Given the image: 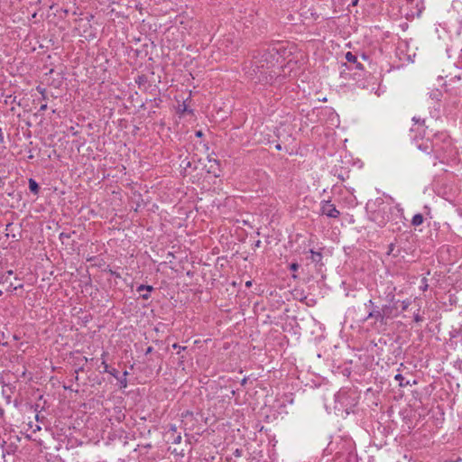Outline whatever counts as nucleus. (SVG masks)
I'll list each match as a JSON object with an SVG mask.
<instances>
[{
  "instance_id": "1",
  "label": "nucleus",
  "mask_w": 462,
  "mask_h": 462,
  "mask_svg": "<svg viewBox=\"0 0 462 462\" xmlns=\"http://www.w3.org/2000/svg\"><path fill=\"white\" fill-rule=\"evenodd\" d=\"M281 56L276 48H268L258 51L257 55H254L252 61V74L259 75L258 80L273 79V69L279 62Z\"/></svg>"
},
{
  "instance_id": "2",
  "label": "nucleus",
  "mask_w": 462,
  "mask_h": 462,
  "mask_svg": "<svg viewBox=\"0 0 462 462\" xmlns=\"http://www.w3.org/2000/svg\"><path fill=\"white\" fill-rule=\"evenodd\" d=\"M366 208L369 210V219L379 227H383L389 222L392 208L384 204L382 199H377L373 204L368 203Z\"/></svg>"
},
{
  "instance_id": "3",
  "label": "nucleus",
  "mask_w": 462,
  "mask_h": 462,
  "mask_svg": "<svg viewBox=\"0 0 462 462\" xmlns=\"http://www.w3.org/2000/svg\"><path fill=\"white\" fill-rule=\"evenodd\" d=\"M320 204V211L322 215L330 218H337L340 216L339 210L337 209L336 206L332 204L330 200H322Z\"/></svg>"
},
{
  "instance_id": "4",
  "label": "nucleus",
  "mask_w": 462,
  "mask_h": 462,
  "mask_svg": "<svg viewBox=\"0 0 462 462\" xmlns=\"http://www.w3.org/2000/svg\"><path fill=\"white\" fill-rule=\"evenodd\" d=\"M381 310L383 319V324H385L386 319L395 318L400 313L398 307L395 304H384L381 308Z\"/></svg>"
},
{
  "instance_id": "5",
  "label": "nucleus",
  "mask_w": 462,
  "mask_h": 462,
  "mask_svg": "<svg viewBox=\"0 0 462 462\" xmlns=\"http://www.w3.org/2000/svg\"><path fill=\"white\" fill-rule=\"evenodd\" d=\"M369 319H374L375 321H378L381 324H383V315H382V310H381V309L379 307L372 309L369 311V313L366 316V318L365 319V320H367Z\"/></svg>"
},
{
  "instance_id": "6",
  "label": "nucleus",
  "mask_w": 462,
  "mask_h": 462,
  "mask_svg": "<svg viewBox=\"0 0 462 462\" xmlns=\"http://www.w3.org/2000/svg\"><path fill=\"white\" fill-rule=\"evenodd\" d=\"M346 60H347V62L351 63L356 69L363 70L365 69L364 65L357 60L356 55L353 54L351 51H347L346 53Z\"/></svg>"
},
{
  "instance_id": "7",
  "label": "nucleus",
  "mask_w": 462,
  "mask_h": 462,
  "mask_svg": "<svg viewBox=\"0 0 462 462\" xmlns=\"http://www.w3.org/2000/svg\"><path fill=\"white\" fill-rule=\"evenodd\" d=\"M310 253L311 254L310 259L313 263L316 264H319L320 266L323 265L322 263V254L320 252H316L313 249L310 250Z\"/></svg>"
},
{
  "instance_id": "8",
  "label": "nucleus",
  "mask_w": 462,
  "mask_h": 462,
  "mask_svg": "<svg viewBox=\"0 0 462 462\" xmlns=\"http://www.w3.org/2000/svg\"><path fill=\"white\" fill-rule=\"evenodd\" d=\"M143 291H147V293L142 294V299L148 300L150 298V292L153 291V287L151 285L141 284L137 287V291L141 292Z\"/></svg>"
},
{
  "instance_id": "9",
  "label": "nucleus",
  "mask_w": 462,
  "mask_h": 462,
  "mask_svg": "<svg viewBox=\"0 0 462 462\" xmlns=\"http://www.w3.org/2000/svg\"><path fill=\"white\" fill-rule=\"evenodd\" d=\"M29 189L32 193L33 194H38L39 193V190H40V186L39 184L36 182V180H34L33 179L30 178L29 179Z\"/></svg>"
},
{
  "instance_id": "10",
  "label": "nucleus",
  "mask_w": 462,
  "mask_h": 462,
  "mask_svg": "<svg viewBox=\"0 0 462 462\" xmlns=\"http://www.w3.org/2000/svg\"><path fill=\"white\" fill-rule=\"evenodd\" d=\"M424 217L422 214H415L411 219V225L414 226H420L423 223Z\"/></svg>"
},
{
  "instance_id": "11",
  "label": "nucleus",
  "mask_w": 462,
  "mask_h": 462,
  "mask_svg": "<svg viewBox=\"0 0 462 462\" xmlns=\"http://www.w3.org/2000/svg\"><path fill=\"white\" fill-rule=\"evenodd\" d=\"M128 375V372L127 371H125L123 373V375L122 376H118L117 377V381L120 384V388H126L127 387V377Z\"/></svg>"
},
{
  "instance_id": "12",
  "label": "nucleus",
  "mask_w": 462,
  "mask_h": 462,
  "mask_svg": "<svg viewBox=\"0 0 462 462\" xmlns=\"http://www.w3.org/2000/svg\"><path fill=\"white\" fill-rule=\"evenodd\" d=\"M396 381L399 383L400 387H405L407 385H410V381H405L403 375L402 374H397L394 377Z\"/></svg>"
},
{
  "instance_id": "13",
  "label": "nucleus",
  "mask_w": 462,
  "mask_h": 462,
  "mask_svg": "<svg viewBox=\"0 0 462 462\" xmlns=\"http://www.w3.org/2000/svg\"><path fill=\"white\" fill-rule=\"evenodd\" d=\"M387 300L389 301L388 304H395L397 306V303L399 302L398 300H395V296L393 293H389L387 295Z\"/></svg>"
},
{
  "instance_id": "14",
  "label": "nucleus",
  "mask_w": 462,
  "mask_h": 462,
  "mask_svg": "<svg viewBox=\"0 0 462 462\" xmlns=\"http://www.w3.org/2000/svg\"><path fill=\"white\" fill-rule=\"evenodd\" d=\"M410 305H411V300H402L401 302L402 311L407 310V309L409 308Z\"/></svg>"
},
{
  "instance_id": "15",
  "label": "nucleus",
  "mask_w": 462,
  "mask_h": 462,
  "mask_svg": "<svg viewBox=\"0 0 462 462\" xmlns=\"http://www.w3.org/2000/svg\"><path fill=\"white\" fill-rule=\"evenodd\" d=\"M181 441V436L180 433L172 435V443L179 444Z\"/></svg>"
},
{
  "instance_id": "16",
  "label": "nucleus",
  "mask_w": 462,
  "mask_h": 462,
  "mask_svg": "<svg viewBox=\"0 0 462 462\" xmlns=\"http://www.w3.org/2000/svg\"><path fill=\"white\" fill-rule=\"evenodd\" d=\"M172 348L179 350L178 355H180V351H184L187 349V346H181L178 345L177 343H174L172 345Z\"/></svg>"
},
{
  "instance_id": "17",
  "label": "nucleus",
  "mask_w": 462,
  "mask_h": 462,
  "mask_svg": "<svg viewBox=\"0 0 462 462\" xmlns=\"http://www.w3.org/2000/svg\"><path fill=\"white\" fill-rule=\"evenodd\" d=\"M71 236V234L70 233H65V232H62L60 234V239L63 242L64 239H69L70 238Z\"/></svg>"
},
{
  "instance_id": "18",
  "label": "nucleus",
  "mask_w": 462,
  "mask_h": 462,
  "mask_svg": "<svg viewBox=\"0 0 462 462\" xmlns=\"http://www.w3.org/2000/svg\"><path fill=\"white\" fill-rule=\"evenodd\" d=\"M413 319L416 323L421 322L423 320V318L420 315L419 311L414 313Z\"/></svg>"
},
{
  "instance_id": "19",
  "label": "nucleus",
  "mask_w": 462,
  "mask_h": 462,
  "mask_svg": "<svg viewBox=\"0 0 462 462\" xmlns=\"http://www.w3.org/2000/svg\"><path fill=\"white\" fill-rule=\"evenodd\" d=\"M102 366L104 368L103 373H108L110 368L109 365L106 364V360H103Z\"/></svg>"
},
{
  "instance_id": "20",
  "label": "nucleus",
  "mask_w": 462,
  "mask_h": 462,
  "mask_svg": "<svg viewBox=\"0 0 462 462\" xmlns=\"http://www.w3.org/2000/svg\"><path fill=\"white\" fill-rule=\"evenodd\" d=\"M108 374H110L111 375H113L116 379L118 377V371L116 369H115V368H111L109 370Z\"/></svg>"
},
{
  "instance_id": "21",
  "label": "nucleus",
  "mask_w": 462,
  "mask_h": 462,
  "mask_svg": "<svg viewBox=\"0 0 462 462\" xmlns=\"http://www.w3.org/2000/svg\"><path fill=\"white\" fill-rule=\"evenodd\" d=\"M300 265L297 263H292L290 264V270L296 272L299 269Z\"/></svg>"
},
{
  "instance_id": "22",
  "label": "nucleus",
  "mask_w": 462,
  "mask_h": 462,
  "mask_svg": "<svg viewBox=\"0 0 462 462\" xmlns=\"http://www.w3.org/2000/svg\"><path fill=\"white\" fill-rule=\"evenodd\" d=\"M365 306L368 307L370 310L374 308H378V306L374 305V302L372 300H369Z\"/></svg>"
},
{
  "instance_id": "23",
  "label": "nucleus",
  "mask_w": 462,
  "mask_h": 462,
  "mask_svg": "<svg viewBox=\"0 0 462 462\" xmlns=\"http://www.w3.org/2000/svg\"><path fill=\"white\" fill-rule=\"evenodd\" d=\"M419 148H420V150H423L424 152H427L428 153L430 152L428 151L429 146H428L427 144H420V145H419Z\"/></svg>"
},
{
  "instance_id": "24",
  "label": "nucleus",
  "mask_w": 462,
  "mask_h": 462,
  "mask_svg": "<svg viewBox=\"0 0 462 462\" xmlns=\"http://www.w3.org/2000/svg\"><path fill=\"white\" fill-rule=\"evenodd\" d=\"M394 246H395V245L393 243L389 245V250H388L389 254L393 252Z\"/></svg>"
},
{
  "instance_id": "25",
  "label": "nucleus",
  "mask_w": 462,
  "mask_h": 462,
  "mask_svg": "<svg viewBox=\"0 0 462 462\" xmlns=\"http://www.w3.org/2000/svg\"><path fill=\"white\" fill-rule=\"evenodd\" d=\"M412 120L415 122V123H418V124H421V125H424V120H420V118H416V117H413Z\"/></svg>"
},
{
  "instance_id": "26",
  "label": "nucleus",
  "mask_w": 462,
  "mask_h": 462,
  "mask_svg": "<svg viewBox=\"0 0 462 462\" xmlns=\"http://www.w3.org/2000/svg\"><path fill=\"white\" fill-rule=\"evenodd\" d=\"M45 110H47V104L42 105L39 109L40 112H44Z\"/></svg>"
},
{
  "instance_id": "27",
  "label": "nucleus",
  "mask_w": 462,
  "mask_h": 462,
  "mask_svg": "<svg viewBox=\"0 0 462 462\" xmlns=\"http://www.w3.org/2000/svg\"><path fill=\"white\" fill-rule=\"evenodd\" d=\"M170 430L172 431V435L176 434L177 433V428L176 426L174 425H171V428H170Z\"/></svg>"
},
{
  "instance_id": "28",
  "label": "nucleus",
  "mask_w": 462,
  "mask_h": 462,
  "mask_svg": "<svg viewBox=\"0 0 462 462\" xmlns=\"http://www.w3.org/2000/svg\"><path fill=\"white\" fill-rule=\"evenodd\" d=\"M152 346H148L145 350V355L151 354L152 352Z\"/></svg>"
},
{
  "instance_id": "29",
  "label": "nucleus",
  "mask_w": 462,
  "mask_h": 462,
  "mask_svg": "<svg viewBox=\"0 0 462 462\" xmlns=\"http://www.w3.org/2000/svg\"><path fill=\"white\" fill-rule=\"evenodd\" d=\"M0 143H4V133L1 128H0Z\"/></svg>"
},
{
  "instance_id": "30",
  "label": "nucleus",
  "mask_w": 462,
  "mask_h": 462,
  "mask_svg": "<svg viewBox=\"0 0 462 462\" xmlns=\"http://www.w3.org/2000/svg\"><path fill=\"white\" fill-rule=\"evenodd\" d=\"M358 1H359V0H352V2H351V5H352V6H356V5H357Z\"/></svg>"
},
{
  "instance_id": "31",
  "label": "nucleus",
  "mask_w": 462,
  "mask_h": 462,
  "mask_svg": "<svg viewBox=\"0 0 462 462\" xmlns=\"http://www.w3.org/2000/svg\"><path fill=\"white\" fill-rule=\"evenodd\" d=\"M37 89L39 90V92L43 95L45 94V88H40L39 87L37 88Z\"/></svg>"
},
{
  "instance_id": "32",
  "label": "nucleus",
  "mask_w": 462,
  "mask_h": 462,
  "mask_svg": "<svg viewBox=\"0 0 462 462\" xmlns=\"http://www.w3.org/2000/svg\"><path fill=\"white\" fill-rule=\"evenodd\" d=\"M245 286L246 287H251L252 286V281H248L245 282Z\"/></svg>"
},
{
  "instance_id": "33",
  "label": "nucleus",
  "mask_w": 462,
  "mask_h": 462,
  "mask_svg": "<svg viewBox=\"0 0 462 462\" xmlns=\"http://www.w3.org/2000/svg\"><path fill=\"white\" fill-rule=\"evenodd\" d=\"M260 244H261V241H260V240L256 241V242H255V246H257V247H258V246H260Z\"/></svg>"
},
{
  "instance_id": "34",
  "label": "nucleus",
  "mask_w": 462,
  "mask_h": 462,
  "mask_svg": "<svg viewBox=\"0 0 462 462\" xmlns=\"http://www.w3.org/2000/svg\"><path fill=\"white\" fill-rule=\"evenodd\" d=\"M196 135H197V136H201V135H202L201 131L197 132V133H196Z\"/></svg>"
},
{
  "instance_id": "35",
  "label": "nucleus",
  "mask_w": 462,
  "mask_h": 462,
  "mask_svg": "<svg viewBox=\"0 0 462 462\" xmlns=\"http://www.w3.org/2000/svg\"><path fill=\"white\" fill-rule=\"evenodd\" d=\"M276 149H277V150H282V146H281V144H277V145H276Z\"/></svg>"
},
{
  "instance_id": "36",
  "label": "nucleus",
  "mask_w": 462,
  "mask_h": 462,
  "mask_svg": "<svg viewBox=\"0 0 462 462\" xmlns=\"http://www.w3.org/2000/svg\"><path fill=\"white\" fill-rule=\"evenodd\" d=\"M180 361H181V362H184V360H185V356H180Z\"/></svg>"
},
{
  "instance_id": "37",
  "label": "nucleus",
  "mask_w": 462,
  "mask_h": 462,
  "mask_svg": "<svg viewBox=\"0 0 462 462\" xmlns=\"http://www.w3.org/2000/svg\"><path fill=\"white\" fill-rule=\"evenodd\" d=\"M245 383H246V379L245 378L242 380V384H245Z\"/></svg>"
},
{
  "instance_id": "38",
  "label": "nucleus",
  "mask_w": 462,
  "mask_h": 462,
  "mask_svg": "<svg viewBox=\"0 0 462 462\" xmlns=\"http://www.w3.org/2000/svg\"><path fill=\"white\" fill-rule=\"evenodd\" d=\"M427 287H428V285H427V284L423 285V290H424V291H425V290H427Z\"/></svg>"
},
{
  "instance_id": "39",
  "label": "nucleus",
  "mask_w": 462,
  "mask_h": 462,
  "mask_svg": "<svg viewBox=\"0 0 462 462\" xmlns=\"http://www.w3.org/2000/svg\"><path fill=\"white\" fill-rule=\"evenodd\" d=\"M42 98H43L44 100H45V99H47V97H46V95H45V94H43V95H42Z\"/></svg>"
},
{
  "instance_id": "40",
  "label": "nucleus",
  "mask_w": 462,
  "mask_h": 462,
  "mask_svg": "<svg viewBox=\"0 0 462 462\" xmlns=\"http://www.w3.org/2000/svg\"><path fill=\"white\" fill-rule=\"evenodd\" d=\"M364 60H366V56L365 54L362 55Z\"/></svg>"
},
{
  "instance_id": "41",
  "label": "nucleus",
  "mask_w": 462,
  "mask_h": 462,
  "mask_svg": "<svg viewBox=\"0 0 462 462\" xmlns=\"http://www.w3.org/2000/svg\"><path fill=\"white\" fill-rule=\"evenodd\" d=\"M2 295H3V291L0 290V296H2Z\"/></svg>"
}]
</instances>
